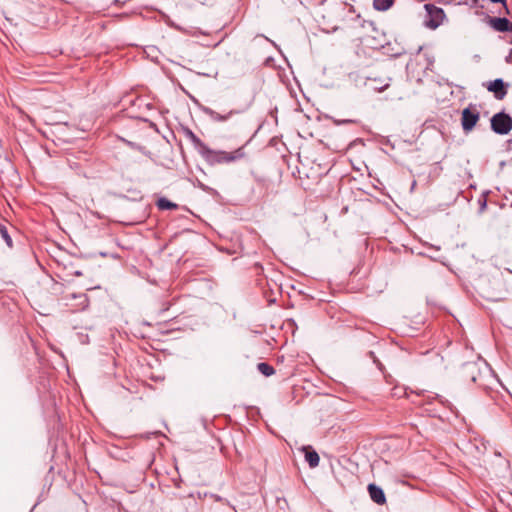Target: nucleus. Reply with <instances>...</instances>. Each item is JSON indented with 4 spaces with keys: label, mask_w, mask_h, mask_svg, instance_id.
<instances>
[{
    "label": "nucleus",
    "mask_w": 512,
    "mask_h": 512,
    "mask_svg": "<svg viewBox=\"0 0 512 512\" xmlns=\"http://www.w3.org/2000/svg\"><path fill=\"white\" fill-rule=\"evenodd\" d=\"M464 373L473 383L483 388H487L493 379L492 370L484 361L466 363Z\"/></svg>",
    "instance_id": "obj_1"
},
{
    "label": "nucleus",
    "mask_w": 512,
    "mask_h": 512,
    "mask_svg": "<svg viewBox=\"0 0 512 512\" xmlns=\"http://www.w3.org/2000/svg\"><path fill=\"white\" fill-rule=\"evenodd\" d=\"M201 156L208 164L216 165L223 163H231L243 159L245 157V152L243 147H240L232 152H226L222 150L215 151L207 146L201 153Z\"/></svg>",
    "instance_id": "obj_2"
},
{
    "label": "nucleus",
    "mask_w": 512,
    "mask_h": 512,
    "mask_svg": "<svg viewBox=\"0 0 512 512\" xmlns=\"http://www.w3.org/2000/svg\"><path fill=\"white\" fill-rule=\"evenodd\" d=\"M490 123L492 131L499 135H507L512 129V117L505 112L494 114Z\"/></svg>",
    "instance_id": "obj_3"
},
{
    "label": "nucleus",
    "mask_w": 512,
    "mask_h": 512,
    "mask_svg": "<svg viewBox=\"0 0 512 512\" xmlns=\"http://www.w3.org/2000/svg\"><path fill=\"white\" fill-rule=\"evenodd\" d=\"M480 119V112L475 105L470 104L462 111L461 125L464 132L468 133L473 130Z\"/></svg>",
    "instance_id": "obj_4"
},
{
    "label": "nucleus",
    "mask_w": 512,
    "mask_h": 512,
    "mask_svg": "<svg viewBox=\"0 0 512 512\" xmlns=\"http://www.w3.org/2000/svg\"><path fill=\"white\" fill-rule=\"evenodd\" d=\"M424 8L428 16V20L425 22L426 26L430 29L438 28L446 17L444 10L430 3L425 4Z\"/></svg>",
    "instance_id": "obj_5"
},
{
    "label": "nucleus",
    "mask_w": 512,
    "mask_h": 512,
    "mask_svg": "<svg viewBox=\"0 0 512 512\" xmlns=\"http://www.w3.org/2000/svg\"><path fill=\"white\" fill-rule=\"evenodd\" d=\"M487 90L493 92L495 98L498 100L504 99L507 94V86L501 78L490 81L487 84Z\"/></svg>",
    "instance_id": "obj_6"
},
{
    "label": "nucleus",
    "mask_w": 512,
    "mask_h": 512,
    "mask_svg": "<svg viewBox=\"0 0 512 512\" xmlns=\"http://www.w3.org/2000/svg\"><path fill=\"white\" fill-rule=\"evenodd\" d=\"M202 111L214 122H225L229 120L233 115L240 113L239 110H230L225 114H221L209 107H204Z\"/></svg>",
    "instance_id": "obj_7"
},
{
    "label": "nucleus",
    "mask_w": 512,
    "mask_h": 512,
    "mask_svg": "<svg viewBox=\"0 0 512 512\" xmlns=\"http://www.w3.org/2000/svg\"><path fill=\"white\" fill-rule=\"evenodd\" d=\"M183 134L187 140H189L194 148L201 153L207 147V145L188 127L183 128Z\"/></svg>",
    "instance_id": "obj_8"
},
{
    "label": "nucleus",
    "mask_w": 512,
    "mask_h": 512,
    "mask_svg": "<svg viewBox=\"0 0 512 512\" xmlns=\"http://www.w3.org/2000/svg\"><path fill=\"white\" fill-rule=\"evenodd\" d=\"M369 496L373 502L378 505H383L386 503V497L384 491L381 487L377 486L374 483L368 485Z\"/></svg>",
    "instance_id": "obj_9"
},
{
    "label": "nucleus",
    "mask_w": 512,
    "mask_h": 512,
    "mask_svg": "<svg viewBox=\"0 0 512 512\" xmlns=\"http://www.w3.org/2000/svg\"><path fill=\"white\" fill-rule=\"evenodd\" d=\"M489 24L499 32L510 30L511 22L505 17H494L489 19Z\"/></svg>",
    "instance_id": "obj_10"
},
{
    "label": "nucleus",
    "mask_w": 512,
    "mask_h": 512,
    "mask_svg": "<svg viewBox=\"0 0 512 512\" xmlns=\"http://www.w3.org/2000/svg\"><path fill=\"white\" fill-rule=\"evenodd\" d=\"M389 81L390 79H388L385 83H382V81L377 80L376 78H368L366 85L375 91L382 92L389 87Z\"/></svg>",
    "instance_id": "obj_11"
},
{
    "label": "nucleus",
    "mask_w": 512,
    "mask_h": 512,
    "mask_svg": "<svg viewBox=\"0 0 512 512\" xmlns=\"http://www.w3.org/2000/svg\"><path fill=\"white\" fill-rule=\"evenodd\" d=\"M305 450V459L308 462L311 468H315L319 465L320 457L315 450H308L307 448H303Z\"/></svg>",
    "instance_id": "obj_12"
},
{
    "label": "nucleus",
    "mask_w": 512,
    "mask_h": 512,
    "mask_svg": "<svg viewBox=\"0 0 512 512\" xmlns=\"http://www.w3.org/2000/svg\"><path fill=\"white\" fill-rule=\"evenodd\" d=\"M394 0H373V7L378 11H386L393 5Z\"/></svg>",
    "instance_id": "obj_13"
},
{
    "label": "nucleus",
    "mask_w": 512,
    "mask_h": 512,
    "mask_svg": "<svg viewBox=\"0 0 512 512\" xmlns=\"http://www.w3.org/2000/svg\"><path fill=\"white\" fill-rule=\"evenodd\" d=\"M258 371L266 377H269L275 373V369L266 362H260L257 365Z\"/></svg>",
    "instance_id": "obj_14"
},
{
    "label": "nucleus",
    "mask_w": 512,
    "mask_h": 512,
    "mask_svg": "<svg viewBox=\"0 0 512 512\" xmlns=\"http://www.w3.org/2000/svg\"><path fill=\"white\" fill-rule=\"evenodd\" d=\"M157 207L161 210H171L176 209L177 204L169 201L167 198L162 197L157 201Z\"/></svg>",
    "instance_id": "obj_15"
},
{
    "label": "nucleus",
    "mask_w": 512,
    "mask_h": 512,
    "mask_svg": "<svg viewBox=\"0 0 512 512\" xmlns=\"http://www.w3.org/2000/svg\"><path fill=\"white\" fill-rule=\"evenodd\" d=\"M0 235L9 247H12V239L5 225L0 223Z\"/></svg>",
    "instance_id": "obj_16"
},
{
    "label": "nucleus",
    "mask_w": 512,
    "mask_h": 512,
    "mask_svg": "<svg viewBox=\"0 0 512 512\" xmlns=\"http://www.w3.org/2000/svg\"><path fill=\"white\" fill-rule=\"evenodd\" d=\"M72 297L73 298L79 297L81 299V303L80 304L82 305L83 308L88 306L89 300H88V297L85 294H80L79 296H77L76 294H72Z\"/></svg>",
    "instance_id": "obj_17"
},
{
    "label": "nucleus",
    "mask_w": 512,
    "mask_h": 512,
    "mask_svg": "<svg viewBox=\"0 0 512 512\" xmlns=\"http://www.w3.org/2000/svg\"><path fill=\"white\" fill-rule=\"evenodd\" d=\"M435 399H437L442 405L450 407V402L448 400H445L442 396L436 395Z\"/></svg>",
    "instance_id": "obj_18"
},
{
    "label": "nucleus",
    "mask_w": 512,
    "mask_h": 512,
    "mask_svg": "<svg viewBox=\"0 0 512 512\" xmlns=\"http://www.w3.org/2000/svg\"><path fill=\"white\" fill-rule=\"evenodd\" d=\"M211 497L215 500V501H218V502H225L228 504V501L223 499L221 496L219 495H216V494H212Z\"/></svg>",
    "instance_id": "obj_19"
},
{
    "label": "nucleus",
    "mask_w": 512,
    "mask_h": 512,
    "mask_svg": "<svg viewBox=\"0 0 512 512\" xmlns=\"http://www.w3.org/2000/svg\"><path fill=\"white\" fill-rule=\"evenodd\" d=\"M127 144H128L131 148H133V149H138V150H140V151L142 150V147H140L139 145H137V144H135V143H133V142L127 141Z\"/></svg>",
    "instance_id": "obj_20"
},
{
    "label": "nucleus",
    "mask_w": 512,
    "mask_h": 512,
    "mask_svg": "<svg viewBox=\"0 0 512 512\" xmlns=\"http://www.w3.org/2000/svg\"><path fill=\"white\" fill-rule=\"evenodd\" d=\"M493 3H502L504 7L507 9L506 0H490Z\"/></svg>",
    "instance_id": "obj_21"
},
{
    "label": "nucleus",
    "mask_w": 512,
    "mask_h": 512,
    "mask_svg": "<svg viewBox=\"0 0 512 512\" xmlns=\"http://www.w3.org/2000/svg\"><path fill=\"white\" fill-rule=\"evenodd\" d=\"M505 61L507 63H511L512 62V53L510 52L509 55L505 58Z\"/></svg>",
    "instance_id": "obj_22"
},
{
    "label": "nucleus",
    "mask_w": 512,
    "mask_h": 512,
    "mask_svg": "<svg viewBox=\"0 0 512 512\" xmlns=\"http://www.w3.org/2000/svg\"><path fill=\"white\" fill-rule=\"evenodd\" d=\"M397 390H398V388L394 389V395H400V391H397Z\"/></svg>",
    "instance_id": "obj_23"
},
{
    "label": "nucleus",
    "mask_w": 512,
    "mask_h": 512,
    "mask_svg": "<svg viewBox=\"0 0 512 512\" xmlns=\"http://www.w3.org/2000/svg\"><path fill=\"white\" fill-rule=\"evenodd\" d=\"M397 390H398V388L394 389V395H400V391H397Z\"/></svg>",
    "instance_id": "obj_24"
},
{
    "label": "nucleus",
    "mask_w": 512,
    "mask_h": 512,
    "mask_svg": "<svg viewBox=\"0 0 512 512\" xmlns=\"http://www.w3.org/2000/svg\"><path fill=\"white\" fill-rule=\"evenodd\" d=\"M478 2H479V0H472V4H473V6L477 5V4H478Z\"/></svg>",
    "instance_id": "obj_25"
},
{
    "label": "nucleus",
    "mask_w": 512,
    "mask_h": 512,
    "mask_svg": "<svg viewBox=\"0 0 512 512\" xmlns=\"http://www.w3.org/2000/svg\"><path fill=\"white\" fill-rule=\"evenodd\" d=\"M350 122H351L350 120H344L341 123H350Z\"/></svg>",
    "instance_id": "obj_26"
},
{
    "label": "nucleus",
    "mask_w": 512,
    "mask_h": 512,
    "mask_svg": "<svg viewBox=\"0 0 512 512\" xmlns=\"http://www.w3.org/2000/svg\"><path fill=\"white\" fill-rule=\"evenodd\" d=\"M509 31H512V22H511V25H510V30Z\"/></svg>",
    "instance_id": "obj_27"
},
{
    "label": "nucleus",
    "mask_w": 512,
    "mask_h": 512,
    "mask_svg": "<svg viewBox=\"0 0 512 512\" xmlns=\"http://www.w3.org/2000/svg\"><path fill=\"white\" fill-rule=\"evenodd\" d=\"M511 53H512V48H511Z\"/></svg>",
    "instance_id": "obj_28"
}]
</instances>
